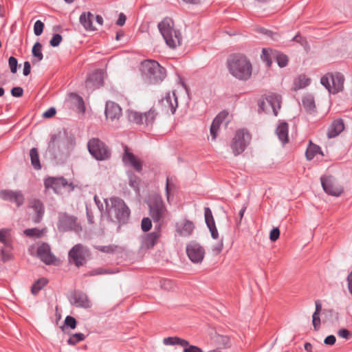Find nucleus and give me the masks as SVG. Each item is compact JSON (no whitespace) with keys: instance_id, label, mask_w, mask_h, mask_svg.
Returning <instances> with one entry per match:
<instances>
[{"instance_id":"obj_34","label":"nucleus","mask_w":352,"mask_h":352,"mask_svg":"<svg viewBox=\"0 0 352 352\" xmlns=\"http://www.w3.org/2000/svg\"><path fill=\"white\" fill-rule=\"evenodd\" d=\"M0 242L6 247H10L12 245L10 237V230L1 229L0 230Z\"/></svg>"},{"instance_id":"obj_2","label":"nucleus","mask_w":352,"mask_h":352,"mask_svg":"<svg viewBox=\"0 0 352 352\" xmlns=\"http://www.w3.org/2000/svg\"><path fill=\"white\" fill-rule=\"evenodd\" d=\"M140 71L143 79L150 84L160 82L166 76V69L155 60L142 61L140 64Z\"/></svg>"},{"instance_id":"obj_13","label":"nucleus","mask_w":352,"mask_h":352,"mask_svg":"<svg viewBox=\"0 0 352 352\" xmlns=\"http://www.w3.org/2000/svg\"><path fill=\"white\" fill-rule=\"evenodd\" d=\"M160 104L162 107V111L165 114H173L178 106L177 98L174 90L169 91L166 96L163 98Z\"/></svg>"},{"instance_id":"obj_9","label":"nucleus","mask_w":352,"mask_h":352,"mask_svg":"<svg viewBox=\"0 0 352 352\" xmlns=\"http://www.w3.org/2000/svg\"><path fill=\"white\" fill-rule=\"evenodd\" d=\"M251 135L245 129H239L236 132L231 147L235 155L241 153L250 143Z\"/></svg>"},{"instance_id":"obj_28","label":"nucleus","mask_w":352,"mask_h":352,"mask_svg":"<svg viewBox=\"0 0 352 352\" xmlns=\"http://www.w3.org/2000/svg\"><path fill=\"white\" fill-rule=\"evenodd\" d=\"M276 133L283 144L288 142V124L286 122H281L278 125Z\"/></svg>"},{"instance_id":"obj_32","label":"nucleus","mask_w":352,"mask_h":352,"mask_svg":"<svg viewBox=\"0 0 352 352\" xmlns=\"http://www.w3.org/2000/svg\"><path fill=\"white\" fill-rule=\"evenodd\" d=\"M311 82V78L305 74H300L294 80L295 88H305L310 85Z\"/></svg>"},{"instance_id":"obj_25","label":"nucleus","mask_w":352,"mask_h":352,"mask_svg":"<svg viewBox=\"0 0 352 352\" xmlns=\"http://www.w3.org/2000/svg\"><path fill=\"white\" fill-rule=\"evenodd\" d=\"M94 14L90 12H83L80 16V23L87 31H94L96 28L93 25Z\"/></svg>"},{"instance_id":"obj_42","label":"nucleus","mask_w":352,"mask_h":352,"mask_svg":"<svg viewBox=\"0 0 352 352\" xmlns=\"http://www.w3.org/2000/svg\"><path fill=\"white\" fill-rule=\"evenodd\" d=\"M85 339L84 334L81 333L73 334L67 340V342L70 345H75L76 343L83 340Z\"/></svg>"},{"instance_id":"obj_64","label":"nucleus","mask_w":352,"mask_h":352,"mask_svg":"<svg viewBox=\"0 0 352 352\" xmlns=\"http://www.w3.org/2000/svg\"><path fill=\"white\" fill-rule=\"evenodd\" d=\"M315 304H316V310H315L314 314H315V315H320L321 309H322L321 304H320L319 300H316L315 302Z\"/></svg>"},{"instance_id":"obj_35","label":"nucleus","mask_w":352,"mask_h":352,"mask_svg":"<svg viewBox=\"0 0 352 352\" xmlns=\"http://www.w3.org/2000/svg\"><path fill=\"white\" fill-rule=\"evenodd\" d=\"M156 110L152 107L147 112L143 113L144 116V124L148 125L153 123L155 118L157 116Z\"/></svg>"},{"instance_id":"obj_57","label":"nucleus","mask_w":352,"mask_h":352,"mask_svg":"<svg viewBox=\"0 0 352 352\" xmlns=\"http://www.w3.org/2000/svg\"><path fill=\"white\" fill-rule=\"evenodd\" d=\"M56 111L55 108L51 107L43 113V116L45 118H50L55 116Z\"/></svg>"},{"instance_id":"obj_16","label":"nucleus","mask_w":352,"mask_h":352,"mask_svg":"<svg viewBox=\"0 0 352 352\" xmlns=\"http://www.w3.org/2000/svg\"><path fill=\"white\" fill-rule=\"evenodd\" d=\"M36 255L46 265L56 264L57 261L56 256L51 252L50 245L45 243L38 247Z\"/></svg>"},{"instance_id":"obj_12","label":"nucleus","mask_w":352,"mask_h":352,"mask_svg":"<svg viewBox=\"0 0 352 352\" xmlns=\"http://www.w3.org/2000/svg\"><path fill=\"white\" fill-rule=\"evenodd\" d=\"M60 231L74 230L78 232L82 230L81 226L77 222V219L73 216L63 214L60 216L58 225Z\"/></svg>"},{"instance_id":"obj_18","label":"nucleus","mask_w":352,"mask_h":352,"mask_svg":"<svg viewBox=\"0 0 352 352\" xmlns=\"http://www.w3.org/2000/svg\"><path fill=\"white\" fill-rule=\"evenodd\" d=\"M0 197L6 201L15 203L19 207L24 203V196L21 191L12 190H2L0 191Z\"/></svg>"},{"instance_id":"obj_52","label":"nucleus","mask_w":352,"mask_h":352,"mask_svg":"<svg viewBox=\"0 0 352 352\" xmlns=\"http://www.w3.org/2000/svg\"><path fill=\"white\" fill-rule=\"evenodd\" d=\"M140 183V179L138 177L134 175H131L129 176V184L134 189L138 188V185Z\"/></svg>"},{"instance_id":"obj_21","label":"nucleus","mask_w":352,"mask_h":352,"mask_svg":"<svg viewBox=\"0 0 352 352\" xmlns=\"http://www.w3.org/2000/svg\"><path fill=\"white\" fill-rule=\"evenodd\" d=\"M228 112L226 111H221L213 120L210 126V135L212 140H215L220 129L221 124L228 117Z\"/></svg>"},{"instance_id":"obj_30","label":"nucleus","mask_w":352,"mask_h":352,"mask_svg":"<svg viewBox=\"0 0 352 352\" xmlns=\"http://www.w3.org/2000/svg\"><path fill=\"white\" fill-rule=\"evenodd\" d=\"M74 303L76 306L83 308H89L91 307V302L85 294H79L75 296Z\"/></svg>"},{"instance_id":"obj_58","label":"nucleus","mask_w":352,"mask_h":352,"mask_svg":"<svg viewBox=\"0 0 352 352\" xmlns=\"http://www.w3.org/2000/svg\"><path fill=\"white\" fill-rule=\"evenodd\" d=\"M210 231V233H211V236L213 239H218L219 237V232L217 231V229L215 226V224L213 225V226H208Z\"/></svg>"},{"instance_id":"obj_27","label":"nucleus","mask_w":352,"mask_h":352,"mask_svg":"<svg viewBox=\"0 0 352 352\" xmlns=\"http://www.w3.org/2000/svg\"><path fill=\"white\" fill-rule=\"evenodd\" d=\"M344 123L342 120H335L330 125L327 136L329 138H335L344 130Z\"/></svg>"},{"instance_id":"obj_55","label":"nucleus","mask_w":352,"mask_h":352,"mask_svg":"<svg viewBox=\"0 0 352 352\" xmlns=\"http://www.w3.org/2000/svg\"><path fill=\"white\" fill-rule=\"evenodd\" d=\"M280 236V230L278 228L272 229L270 234V239L272 241H276Z\"/></svg>"},{"instance_id":"obj_8","label":"nucleus","mask_w":352,"mask_h":352,"mask_svg":"<svg viewBox=\"0 0 352 352\" xmlns=\"http://www.w3.org/2000/svg\"><path fill=\"white\" fill-rule=\"evenodd\" d=\"M69 261L77 267L85 264L89 256V250L82 244L75 245L69 252Z\"/></svg>"},{"instance_id":"obj_10","label":"nucleus","mask_w":352,"mask_h":352,"mask_svg":"<svg viewBox=\"0 0 352 352\" xmlns=\"http://www.w3.org/2000/svg\"><path fill=\"white\" fill-rule=\"evenodd\" d=\"M344 78L339 72H329L321 77L320 83L325 88H343Z\"/></svg>"},{"instance_id":"obj_48","label":"nucleus","mask_w":352,"mask_h":352,"mask_svg":"<svg viewBox=\"0 0 352 352\" xmlns=\"http://www.w3.org/2000/svg\"><path fill=\"white\" fill-rule=\"evenodd\" d=\"M276 61L278 65L280 67H285L287 65L288 63V58L286 55L283 54H278L276 56Z\"/></svg>"},{"instance_id":"obj_29","label":"nucleus","mask_w":352,"mask_h":352,"mask_svg":"<svg viewBox=\"0 0 352 352\" xmlns=\"http://www.w3.org/2000/svg\"><path fill=\"white\" fill-rule=\"evenodd\" d=\"M30 206L32 208L36 213L34 221L36 223L39 222L44 213V208L42 203L38 199H33L30 201Z\"/></svg>"},{"instance_id":"obj_56","label":"nucleus","mask_w":352,"mask_h":352,"mask_svg":"<svg viewBox=\"0 0 352 352\" xmlns=\"http://www.w3.org/2000/svg\"><path fill=\"white\" fill-rule=\"evenodd\" d=\"M338 335L344 339H349L351 337V333L346 329L338 330Z\"/></svg>"},{"instance_id":"obj_37","label":"nucleus","mask_w":352,"mask_h":352,"mask_svg":"<svg viewBox=\"0 0 352 352\" xmlns=\"http://www.w3.org/2000/svg\"><path fill=\"white\" fill-rule=\"evenodd\" d=\"M302 104L307 111L313 112L314 111L315 102L313 96H305L302 100Z\"/></svg>"},{"instance_id":"obj_22","label":"nucleus","mask_w":352,"mask_h":352,"mask_svg":"<svg viewBox=\"0 0 352 352\" xmlns=\"http://www.w3.org/2000/svg\"><path fill=\"white\" fill-rule=\"evenodd\" d=\"M105 116L107 119H109L111 121L118 120L122 116V109L116 102L108 101L106 103Z\"/></svg>"},{"instance_id":"obj_26","label":"nucleus","mask_w":352,"mask_h":352,"mask_svg":"<svg viewBox=\"0 0 352 352\" xmlns=\"http://www.w3.org/2000/svg\"><path fill=\"white\" fill-rule=\"evenodd\" d=\"M69 100L72 104L76 107L77 113L83 116L85 113L86 108L82 98L76 94L72 93L69 94Z\"/></svg>"},{"instance_id":"obj_61","label":"nucleus","mask_w":352,"mask_h":352,"mask_svg":"<svg viewBox=\"0 0 352 352\" xmlns=\"http://www.w3.org/2000/svg\"><path fill=\"white\" fill-rule=\"evenodd\" d=\"M346 281L349 292L352 296V271L347 276Z\"/></svg>"},{"instance_id":"obj_23","label":"nucleus","mask_w":352,"mask_h":352,"mask_svg":"<svg viewBox=\"0 0 352 352\" xmlns=\"http://www.w3.org/2000/svg\"><path fill=\"white\" fill-rule=\"evenodd\" d=\"M124 154L122 157L123 162L126 165H129L135 170L140 171L142 170V163L132 153H131L127 147L124 148Z\"/></svg>"},{"instance_id":"obj_51","label":"nucleus","mask_w":352,"mask_h":352,"mask_svg":"<svg viewBox=\"0 0 352 352\" xmlns=\"http://www.w3.org/2000/svg\"><path fill=\"white\" fill-rule=\"evenodd\" d=\"M65 324L66 326L74 329L76 327L77 322L74 317L68 316L65 319Z\"/></svg>"},{"instance_id":"obj_62","label":"nucleus","mask_w":352,"mask_h":352,"mask_svg":"<svg viewBox=\"0 0 352 352\" xmlns=\"http://www.w3.org/2000/svg\"><path fill=\"white\" fill-rule=\"evenodd\" d=\"M126 17L123 13H120L119 18L116 21V24L119 26H122L126 22Z\"/></svg>"},{"instance_id":"obj_19","label":"nucleus","mask_w":352,"mask_h":352,"mask_svg":"<svg viewBox=\"0 0 352 352\" xmlns=\"http://www.w3.org/2000/svg\"><path fill=\"white\" fill-rule=\"evenodd\" d=\"M157 231H154L149 234H146L142 240V247L146 249H151L153 248L161 236V223L157 226Z\"/></svg>"},{"instance_id":"obj_59","label":"nucleus","mask_w":352,"mask_h":352,"mask_svg":"<svg viewBox=\"0 0 352 352\" xmlns=\"http://www.w3.org/2000/svg\"><path fill=\"white\" fill-rule=\"evenodd\" d=\"M336 341V338L334 336L331 335L325 338L324 343L327 345H333Z\"/></svg>"},{"instance_id":"obj_50","label":"nucleus","mask_w":352,"mask_h":352,"mask_svg":"<svg viewBox=\"0 0 352 352\" xmlns=\"http://www.w3.org/2000/svg\"><path fill=\"white\" fill-rule=\"evenodd\" d=\"M9 67L12 73L14 74L17 70L18 61L16 58L10 56L8 60Z\"/></svg>"},{"instance_id":"obj_1","label":"nucleus","mask_w":352,"mask_h":352,"mask_svg":"<svg viewBox=\"0 0 352 352\" xmlns=\"http://www.w3.org/2000/svg\"><path fill=\"white\" fill-rule=\"evenodd\" d=\"M226 65L229 73L239 80L247 81L252 74V64L243 54H232L228 56Z\"/></svg>"},{"instance_id":"obj_36","label":"nucleus","mask_w":352,"mask_h":352,"mask_svg":"<svg viewBox=\"0 0 352 352\" xmlns=\"http://www.w3.org/2000/svg\"><path fill=\"white\" fill-rule=\"evenodd\" d=\"M30 156L31 159L32 165L35 169L41 168V164L39 160V155L36 148H32L30 151Z\"/></svg>"},{"instance_id":"obj_43","label":"nucleus","mask_w":352,"mask_h":352,"mask_svg":"<svg viewBox=\"0 0 352 352\" xmlns=\"http://www.w3.org/2000/svg\"><path fill=\"white\" fill-rule=\"evenodd\" d=\"M205 221L208 226L214 225V220L211 210L209 208H206L204 211Z\"/></svg>"},{"instance_id":"obj_6","label":"nucleus","mask_w":352,"mask_h":352,"mask_svg":"<svg viewBox=\"0 0 352 352\" xmlns=\"http://www.w3.org/2000/svg\"><path fill=\"white\" fill-rule=\"evenodd\" d=\"M149 212L154 222H160L167 216L168 212L161 196H153L149 203Z\"/></svg>"},{"instance_id":"obj_15","label":"nucleus","mask_w":352,"mask_h":352,"mask_svg":"<svg viewBox=\"0 0 352 352\" xmlns=\"http://www.w3.org/2000/svg\"><path fill=\"white\" fill-rule=\"evenodd\" d=\"M186 253L190 260L195 263H201L205 255L204 249L197 243H190L187 245Z\"/></svg>"},{"instance_id":"obj_40","label":"nucleus","mask_w":352,"mask_h":352,"mask_svg":"<svg viewBox=\"0 0 352 352\" xmlns=\"http://www.w3.org/2000/svg\"><path fill=\"white\" fill-rule=\"evenodd\" d=\"M32 55L37 58V61H41L43 58L42 53V45L39 42H36L32 47Z\"/></svg>"},{"instance_id":"obj_5","label":"nucleus","mask_w":352,"mask_h":352,"mask_svg":"<svg viewBox=\"0 0 352 352\" xmlns=\"http://www.w3.org/2000/svg\"><path fill=\"white\" fill-rule=\"evenodd\" d=\"M281 97L275 94L263 96L258 101L259 108L267 113L276 116L280 109Z\"/></svg>"},{"instance_id":"obj_45","label":"nucleus","mask_w":352,"mask_h":352,"mask_svg":"<svg viewBox=\"0 0 352 352\" xmlns=\"http://www.w3.org/2000/svg\"><path fill=\"white\" fill-rule=\"evenodd\" d=\"M152 227L151 220L148 217H144L141 222V228L144 232H148Z\"/></svg>"},{"instance_id":"obj_47","label":"nucleus","mask_w":352,"mask_h":352,"mask_svg":"<svg viewBox=\"0 0 352 352\" xmlns=\"http://www.w3.org/2000/svg\"><path fill=\"white\" fill-rule=\"evenodd\" d=\"M175 188L174 184L171 182L168 177L166 179V195L167 201L169 202L170 192Z\"/></svg>"},{"instance_id":"obj_33","label":"nucleus","mask_w":352,"mask_h":352,"mask_svg":"<svg viewBox=\"0 0 352 352\" xmlns=\"http://www.w3.org/2000/svg\"><path fill=\"white\" fill-rule=\"evenodd\" d=\"M126 112L130 121L138 124H144L142 113L132 109H129Z\"/></svg>"},{"instance_id":"obj_39","label":"nucleus","mask_w":352,"mask_h":352,"mask_svg":"<svg viewBox=\"0 0 352 352\" xmlns=\"http://www.w3.org/2000/svg\"><path fill=\"white\" fill-rule=\"evenodd\" d=\"M47 283V280L44 278L38 279L32 287L31 292L32 294L36 295Z\"/></svg>"},{"instance_id":"obj_17","label":"nucleus","mask_w":352,"mask_h":352,"mask_svg":"<svg viewBox=\"0 0 352 352\" xmlns=\"http://www.w3.org/2000/svg\"><path fill=\"white\" fill-rule=\"evenodd\" d=\"M194 229V223L186 219H180L175 223V231L177 234L182 237L190 236Z\"/></svg>"},{"instance_id":"obj_49","label":"nucleus","mask_w":352,"mask_h":352,"mask_svg":"<svg viewBox=\"0 0 352 352\" xmlns=\"http://www.w3.org/2000/svg\"><path fill=\"white\" fill-rule=\"evenodd\" d=\"M62 36L59 34H55L51 38L50 43L52 47H57L62 41Z\"/></svg>"},{"instance_id":"obj_7","label":"nucleus","mask_w":352,"mask_h":352,"mask_svg":"<svg viewBox=\"0 0 352 352\" xmlns=\"http://www.w3.org/2000/svg\"><path fill=\"white\" fill-rule=\"evenodd\" d=\"M91 155L98 160H105L109 158L111 152L104 142L98 138H91L87 143Z\"/></svg>"},{"instance_id":"obj_41","label":"nucleus","mask_w":352,"mask_h":352,"mask_svg":"<svg viewBox=\"0 0 352 352\" xmlns=\"http://www.w3.org/2000/svg\"><path fill=\"white\" fill-rule=\"evenodd\" d=\"M12 245H10V247H6L4 245V248H3L1 250V258L3 262H6L9 260H10L12 258Z\"/></svg>"},{"instance_id":"obj_31","label":"nucleus","mask_w":352,"mask_h":352,"mask_svg":"<svg viewBox=\"0 0 352 352\" xmlns=\"http://www.w3.org/2000/svg\"><path fill=\"white\" fill-rule=\"evenodd\" d=\"M317 153L323 155L320 147L310 142L305 153L307 160H311Z\"/></svg>"},{"instance_id":"obj_20","label":"nucleus","mask_w":352,"mask_h":352,"mask_svg":"<svg viewBox=\"0 0 352 352\" xmlns=\"http://www.w3.org/2000/svg\"><path fill=\"white\" fill-rule=\"evenodd\" d=\"M104 74L102 71H96L92 73L86 80L87 88H99L104 85Z\"/></svg>"},{"instance_id":"obj_63","label":"nucleus","mask_w":352,"mask_h":352,"mask_svg":"<svg viewBox=\"0 0 352 352\" xmlns=\"http://www.w3.org/2000/svg\"><path fill=\"white\" fill-rule=\"evenodd\" d=\"M30 69H31L30 63L28 61H25L24 63V67H23V75L28 76L30 73Z\"/></svg>"},{"instance_id":"obj_4","label":"nucleus","mask_w":352,"mask_h":352,"mask_svg":"<svg viewBox=\"0 0 352 352\" xmlns=\"http://www.w3.org/2000/svg\"><path fill=\"white\" fill-rule=\"evenodd\" d=\"M158 28L168 47L175 48L181 44L182 34L174 29V23L170 18H165L158 24Z\"/></svg>"},{"instance_id":"obj_53","label":"nucleus","mask_w":352,"mask_h":352,"mask_svg":"<svg viewBox=\"0 0 352 352\" xmlns=\"http://www.w3.org/2000/svg\"><path fill=\"white\" fill-rule=\"evenodd\" d=\"M261 58L263 60V61H265L266 63V65L268 67L271 66L272 61L271 58H270L268 51L266 49L263 50Z\"/></svg>"},{"instance_id":"obj_3","label":"nucleus","mask_w":352,"mask_h":352,"mask_svg":"<svg viewBox=\"0 0 352 352\" xmlns=\"http://www.w3.org/2000/svg\"><path fill=\"white\" fill-rule=\"evenodd\" d=\"M106 210L109 218L113 222L125 223L130 214L124 201L118 197L106 201Z\"/></svg>"},{"instance_id":"obj_38","label":"nucleus","mask_w":352,"mask_h":352,"mask_svg":"<svg viewBox=\"0 0 352 352\" xmlns=\"http://www.w3.org/2000/svg\"><path fill=\"white\" fill-rule=\"evenodd\" d=\"M25 235L29 237L40 238L44 233V230L38 228H30L23 231Z\"/></svg>"},{"instance_id":"obj_24","label":"nucleus","mask_w":352,"mask_h":352,"mask_svg":"<svg viewBox=\"0 0 352 352\" xmlns=\"http://www.w3.org/2000/svg\"><path fill=\"white\" fill-rule=\"evenodd\" d=\"M67 185V182L63 177H49L45 180V186L46 188H52L54 191L58 193L61 188Z\"/></svg>"},{"instance_id":"obj_44","label":"nucleus","mask_w":352,"mask_h":352,"mask_svg":"<svg viewBox=\"0 0 352 352\" xmlns=\"http://www.w3.org/2000/svg\"><path fill=\"white\" fill-rule=\"evenodd\" d=\"M223 248V239H221L217 243L214 244L211 247V251L214 255L219 254Z\"/></svg>"},{"instance_id":"obj_14","label":"nucleus","mask_w":352,"mask_h":352,"mask_svg":"<svg viewBox=\"0 0 352 352\" xmlns=\"http://www.w3.org/2000/svg\"><path fill=\"white\" fill-rule=\"evenodd\" d=\"M163 343L166 345H180L184 347L183 352H203L197 346L191 345L188 340L176 336L164 338Z\"/></svg>"},{"instance_id":"obj_60","label":"nucleus","mask_w":352,"mask_h":352,"mask_svg":"<svg viewBox=\"0 0 352 352\" xmlns=\"http://www.w3.org/2000/svg\"><path fill=\"white\" fill-rule=\"evenodd\" d=\"M173 283L169 280H163L161 281V287L164 289H170L172 288Z\"/></svg>"},{"instance_id":"obj_11","label":"nucleus","mask_w":352,"mask_h":352,"mask_svg":"<svg viewBox=\"0 0 352 352\" xmlns=\"http://www.w3.org/2000/svg\"><path fill=\"white\" fill-rule=\"evenodd\" d=\"M321 184L324 190L329 195L340 196L343 192L342 186L331 175L322 177Z\"/></svg>"},{"instance_id":"obj_46","label":"nucleus","mask_w":352,"mask_h":352,"mask_svg":"<svg viewBox=\"0 0 352 352\" xmlns=\"http://www.w3.org/2000/svg\"><path fill=\"white\" fill-rule=\"evenodd\" d=\"M44 28V24L43 23L38 20L35 22L34 25V33L36 36H39L42 34Z\"/></svg>"},{"instance_id":"obj_54","label":"nucleus","mask_w":352,"mask_h":352,"mask_svg":"<svg viewBox=\"0 0 352 352\" xmlns=\"http://www.w3.org/2000/svg\"><path fill=\"white\" fill-rule=\"evenodd\" d=\"M312 323L315 331H318L320 327V315L313 314Z\"/></svg>"}]
</instances>
